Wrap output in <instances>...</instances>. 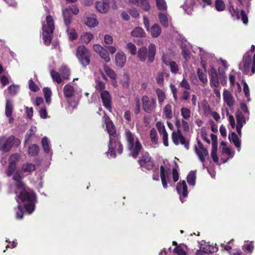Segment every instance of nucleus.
I'll list each match as a JSON object with an SVG mask.
<instances>
[{
	"label": "nucleus",
	"mask_w": 255,
	"mask_h": 255,
	"mask_svg": "<svg viewBox=\"0 0 255 255\" xmlns=\"http://www.w3.org/2000/svg\"><path fill=\"white\" fill-rule=\"evenodd\" d=\"M103 120L105 124L106 125L107 131L109 134V146L110 150H111V149L112 148V143L113 141V137L117 136L115 127L112 121L110 119V118L108 116H105L104 117H103Z\"/></svg>",
	"instance_id": "dca6fc26"
},
{
	"label": "nucleus",
	"mask_w": 255,
	"mask_h": 255,
	"mask_svg": "<svg viewBox=\"0 0 255 255\" xmlns=\"http://www.w3.org/2000/svg\"><path fill=\"white\" fill-rule=\"evenodd\" d=\"M16 201L18 203L16 210V218L21 219L23 218V211L22 207H23L25 211L28 214H31L35 210L36 197L33 192L29 188H24L19 191V194L16 196Z\"/></svg>",
	"instance_id": "f257e3e1"
},
{
	"label": "nucleus",
	"mask_w": 255,
	"mask_h": 255,
	"mask_svg": "<svg viewBox=\"0 0 255 255\" xmlns=\"http://www.w3.org/2000/svg\"><path fill=\"white\" fill-rule=\"evenodd\" d=\"M158 132L161 136H162L163 144L165 146H168V133L165 129V128L164 127L160 129Z\"/></svg>",
	"instance_id": "ea45409f"
},
{
	"label": "nucleus",
	"mask_w": 255,
	"mask_h": 255,
	"mask_svg": "<svg viewBox=\"0 0 255 255\" xmlns=\"http://www.w3.org/2000/svg\"><path fill=\"white\" fill-rule=\"evenodd\" d=\"M198 77L199 80L203 84H206L208 82V79L206 73L205 71L198 69L197 70Z\"/></svg>",
	"instance_id": "79ce46f5"
},
{
	"label": "nucleus",
	"mask_w": 255,
	"mask_h": 255,
	"mask_svg": "<svg viewBox=\"0 0 255 255\" xmlns=\"http://www.w3.org/2000/svg\"><path fill=\"white\" fill-rule=\"evenodd\" d=\"M215 6L216 9L218 11H222L225 9V4L222 0H216Z\"/></svg>",
	"instance_id": "603ef678"
},
{
	"label": "nucleus",
	"mask_w": 255,
	"mask_h": 255,
	"mask_svg": "<svg viewBox=\"0 0 255 255\" xmlns=\"http://www.w3.org/2000/svg\"><path fill=\"white\" fill-rule=\"evenodd\" d=\"M160 175L162 186L164 189L167 188V183L172 185L170 178V170L169 165L164 162V165L160 167Z\"/></svg>",
	"instance_id": "1a4fd4ad"
},
{
	"label": "nucleus",
	"mask_w": 255,
	"mask_h": 255,
	"mask_svg": "<svg viewBox=\"0 0 255 255\" xmlns=\"http://www.w3.org/2000/svg\"><path fill=\"white\" fill-rule=\"evenodd\" d=\"M76 55L80 63L83 66H86L89 64L90 55L88 50L84 46H79L77 48Z\"/></svg>",
	"instance_id": "9b49d317"
},
{
	"label": "nucleus",
	"mask_w": 255,
	"mask_h": 255,
	"mask_svg": "<svg viewBox=\"0 0 255 255\" xmlns=\"http://www.w3.org/2000/svg\"><path fill=\"white\" fill-rule=\"evenodd\" d=\"M126 137L128 143V148L131 156L136 158L142 149V145L138 138L129 130L126 131Z\"/></svg>",
	"instance_id": "20e7f679"
},
{
	"label": "nucleus",
	"mask_w": 255,
	"mask_h": 255,
	"mask_svg": "<svg viewBox=\"0 0 255 255\" xmlns=\"http://www.w3.org/2000/svg\"><path fill=\"white\" fill-rule=\"evenodd\" d=\"M131 36L135 37H142L145 36L143 29L139 27L134 28L131 32Z\"/></svg>",
	"instance_id": "f704fd0d"
},
{
	"label": "nucleus",
	"mask_w": 255,
	"mask_h": 255,
	"mask_svg": "<svg viewBox=\"0 0 255 255\" xmlns=\"http://www.w3.org/2000/svg\"><path fill=\"white\" fill-rule=\"evenodd\" d=\"M177 168L178 167L177 166L172 169V174L173 184L175 183L179 179V174L178 172Z\"/></svg>",
	"instance_id": "052dcab7"
},
{
	"label": "nucleus",
	"mask_w": 255,
	"mask_h": 255,
	"mask_svg": "<svg viewBox=\"0 0 255 255\" xmlns=\"http://www.w3.org/2000/svg\"><path fill=\"white\" fill-rule=\"evenodd\" d=\"M150 137L153 143L156 144L158 142L157 132L154 128H152L150 131Z\"/></svg>",
	"instance_id": "6e6d98bb"
},
{
	"label": "nucleus",
	"mask_w": 255,
	"mask_h": 255,
	"mask_svg": "<svg viewBox=\"0 0 255 255\" xmlns=\"http://www.w3.org/2000/svg\"><path fill=\"white\" fill-rule=\"evenodd\" d=\"M113 142L112 143V148L111 150H110L109 144H108V151L106 152V154L108 158H115L116 156V150H117L118 153L119 154H121L123 152V147L120 141H119V139L118 137L115 136L113 137Z\"/></svg>",
	"instance_id": "4468645a"
},
{
	"label": "nucleus",
	"mask_w": 255,
	"mask_h": 255,
	"mask_svg": "<svg viewBox=\"0 0 255 255\" xmlns=\"http://www.w3.org/2000/svg\"><path fill=\"white\" fill-rule=\"evenodd\" d=\"M147 31L154 38L158 37L161 32V28L158 24H154Z\"/></svg>",
	"instance_id": "7c9ffc66"
},
{
	"label": "nucleus",
	"mask_w": 255,
	"mask_h": 255,
	"mask_svg": "<svg viewBox=\"0 0 255 255\" xmlns=\"http://www.w3.org/2000/svg\"><path fill=\"white\" fill-rule=\"evenodd\" d=\"M171 137L172 141L175 144L179 145L180 144L183 145L187 149H188L189 144L186 141L180 130L178 129L177 131H173Z\"/></svg>",
	"instance_id": "6ab92c4d"
},
{
	"label": "nucleus",
	"mask_w": 255,
	"mask_h": 255,
	"mask_svg": "<svg viewBox=\"0 0 255 255\" xmlns=\"http://www.w3.org/2000/svg\"><path fill=\"white\" fill-rule=\"evenodd\" d=\"M218 147H212L211 151V156L213 161L217 163L218 162V157L217 154Z\"/></svg>",
	"instance_id": "69168bd1"
},
{
	"label": "nucleus",
	"mask_w": 255,
	"mask_h": 255,
	"mask_svg": "<svg viewBox=\"0 0 255 255\" xmlns=\"http://www.w3.org/2000/svg\"><path fill=\"white\" fill-rule=\"evenodd\" d=\"M181 116L182 117V120H188L191 117L190 110L186 107L181 108L180 109Z\"/></svg>",
	"instance_id": "c03bdc74"
},
{
	"label": "nucleus",
	"mask_w": 255,
	"mask_h": 255,
	"mask_svg": "<svg viewBox=\"0 0 255 255\" xmlns=\"http://www.w3.org/2000/svg\"><path fill=\"white\" fill-rule=\"evenodd\" d=\"M223 96L224 103L229 108H233L235 104V100L232 93L227 89H224Z\"/></svg>",
	"instance_id": "b1692460"
},
{
	"label": "nucleus",
	"mask_w": 255,
	"mask_h": 255,
	"mask_svg": "<svg viewBox=\"0 0 255 255\" xmlns=\"http://www.w3.org/2000/svg\"><path fill=\"white\" fill-rule=\"evenodd\" d=\"M96 8L100 13H105L109 10V0H101L96 2Z\"/></svg>",
	"instance_id": "bb28decb"
},
{
	"label": "nucleus",
	"mask_w": 255,
	"mask_h": 255,
	"mask_svg": "<svg viewBox=\"0 0 255 255\" xmlns=\"http://www.w3.org/2000/svg\"><path fill=\"white\" fill-rule=\"evenodd\" d=\"M194 4V1L193 0H185V3L183 5V8L188 14H191Z\"/></svg>",
	"instance_id": "72a5a7b5"
},
{
	"label": "nucleus",
	"mask_w": 255,
	"mask_h": 255,
	"mask_svg": "<svg viewBox=\"0 0 255 255\" xmlns=\"http://www.w3.org/2000/svg\"><path fill=\"white\" fill-rule=\"evenodd\" d=\"M176 189L180 195V199L182 202H184L183 198L188 196L187 186L185 181L183 180L177 184Z\"/></svg>",
	"instance_id": "aec40b11"
},
{
	"label": "nucleus",
	"mask_w": 255,
	"mask_h": 255,
	"mask_svg": "<svg viewBox=\"0 0 255 255\" xmlns=\"http://www.w3.org/2000/svg\"><path fill=\"white\" fill-rule=\"evenodd\" d=\"M142 109L147 113L153 112L156 107V100L154 98L144 95L141 98Z\"/></svg>",
	"instance_id": "f8f14e48"
},
{
	"label": "nucleus",
	"mask_w": 255,
	"mask_h": 255,
	"mask_svg": "<svg viewBox=\"0 0 255 255\" xmlns=\"http://www.w3.org/2000/svg\"><path fill=\"white\" fill-rule=\"evenodd\" d=\"M126 48L128 50L129 53L132 55H134L137 53L136 46L131 42L128 43L126 44Z\"/></svg>",
	"instance_id": "8fccbe9b"
},
{
	"label": "nucleus",
	"mask_w": 255,
	"mask_h": 255,
	"mask_svg": "<svg viewBox=\"0 0 255 255\" xmlns=\"http://www.w3.org/2000/svg\"><path fill=\"white\" fill-rule=\"evenodd\" d=\"M13 112V103L11 101L6 99L5 115L6 117L8 118V122L9 123H12L13 121V118L11 117Z\"/></svg>",
	"instance_id": "c85d7f7f"
},
{
	"label": "nucleus",
	"mask_w": 255,
	"mask_h": 255,
	"mask_svg": "<svg viewBox=\"0 0 255 255\" xmlns=\"http://www.w3.org/2000/svg\"><path fill=\"white\" fill-rule=\"evenodd\" d=\"M85 24L89 27H94L98 25L99 22L95 14L87 16L84 20Z\"/></svg>",
	"instance_id": "c756f323"
},
{
	"label": "nucleus",
	"mask_w": 255,
	"mask_h": 255,
	"mask_svg": "<svg viewBox=\"0 0 255 255\" xmlns=\"http://www.w3.org/2000/svg\"><path fill=\"white\" fill-rule=\"evenodd\" d=\"M127 57L125 53L122 51H118L115 55V63L117 67L123 68L126 62Z\"/></svg>",
	"instance_id": "a878e982"
},
{
	"label": "nucleus",
	"mask_w": 255,
	"mask_h": 255,
	"mask_svg": "<svg viewBox=\"0 0 255 255\" xmlns=\"http://www.w3.org/2000/svg\"><path fill=\"white\" fill-rule=\"evenodd\" d=\"M20 143L18 138H15L13 136L8 137L5 136L0 137V150L3 152H7L12 146H18Z\"/></svg>",
	"instance_id": "0eeeda50"
},
{
	"label": "nucleus",
	"mask_w": 255,
	"mask_h": 255,
	"mask_svg": "<svg viewBox=\"0 0 255 255\" xmlns=\"http://www.w3.org/2000/svg\"><path fill=\"white\" fill-rule=\"evenodd\" d=\"M43 91L46 102L48 104H50L51 102V96L52 94L50 89L48 88H44L43 90Z\"/></svg>",
	"instance_id": "3c124183"
},
{
	"label": "nucleus",
	"mask_w": 255,
	"mask_h": 255,
	"mask_svg": "<svg viewBox=\"0 0 255 255\" xmlns=\"http://www.w3.org/2000/svg\"><path fill=\"white\" fill-rule=\"evenodd\" d=\"M95 88L97 91L101 93L102 91H106L105 90V85L104 83L101 81H98L96 82Z\"/></svg>",
	"instance_id": "13d9d810"
},
{
	"label": "nucleus",
	"mask_w": 255,
	"mask_h": 255,
	"mask_svg": "<svg viewBox=\"0 0 255 255\" xmlns=\"http://www.w3.org/2000/svg\"><path fill=\"white\" fill-rule=\"evenodd\" d=\"M139 164L143 171L151 170L153 167V162L147 152L142 154L138 160Z\"/></svg>",
	"instance_id": "a211bd4d"
},
{
	"label": "nucleus",
	"mask_w": 255,
	"mask_h": 255,
	"mask_svg": "<svg viewBox=\"0 0 255 255\" xmlns=\"http://www.w3.org/2000/svg\"><path fill=\"white\" fill-rule=\"evenodd\" d=\"M21 157L20 153H15L12 154L8 159L9 165L6 171V174L8 177H13L14 172L17 170L16 169V163Z\"/></svg>",
	"instance_id": "ddd939ff"
},
{
	"label": "nucleus",
	"mask_w": 255,
	"mask_h": 255,
	"mask_svg": "<svg viewBox=\"0 0 255 255\" xmlns=\"http://www.w3.org/2000/svg\"><path fill=\"white\" fill-rule=\"evenodd\" d=\"M208 110L209 113L213 118V119L217 122L219 121L220 120V116L219 114L216 112L212 111L209 107H208Z\"/></svg>",
	"instance_id": "0e129e2a"
},
{
	"label": "nucleus",
	"mask_w": 255,
	"mask_h": 255,
	"mask_svg": "<svg viewBox=\"0 0 255 255\" xmlns=\"http://www.w3.org/2000/svg\"><path fill=\"white\" fill-rule=\"evenodd\" d=\"M155 92L158 98V103L162 106L166 98L165 94L163 90L160 89H156Z\"/></svg>",
	"instance_id": "a19ab883"
},
{
	"label": "nucleus",
	"mask_w": 255,
	"mask_h": 255,
	"mask_svg": "<svg viewBox=\"0 0 255 255\" xmlns=\"http://www.w3.org/2000/svg\"><path fill=\"white\" fill-rule=\"evenodd\" d=\"M54 28L53 18L50 15L47 16L46 20L42 22V36L45 45H48L50 44Z\"/></svg>",
	"instance_id": "39448f33"
},
{
	"label": "nucleus",
	"mask_w": 255,
	"mask_h": 255,
	"mask_svg": "<svg viewBox=\"0 0 255 255\" xmlns=\"http://www.w3.org/2000/svg\"><path fill=\"white\" fill-rule=\"evenodd\" d=\"M204 248L205 249V252H206L207 254L215 253L218 251L217 247L210 245H206L205 247H204Z\"/></svg>",
	"instance_id": "e2e57ef3"
},
{
	"label": "nucleus",
	"mask_w": 255,
	"mask_h": 255,
	"mask_svg": "<svg viewBox=\"0 0 255 255\" xmlns=\"http://www.w3.org/2000/svg\"><path fill=\"white\" fill-rule=\"evenodd\" d=\"M179 86L185 89V90H190L191 87L189 83V82L186 80L184 78L182 80V81L180 82Z\"/></svg>",
	"instance_id": "680f3d73"
},
{
	"label": "nucleus",
	"mask_w": 255,
	"mask_h": 255,
	"mask_svg": "<svg viewBox=\"0 0 255 255\" xmlns=\"http://www.w3.org/2000/svg\"><path fill=\"white\" fill-rule=\"evenodd\" d=\"M195 151L200 161L202 163L203 168H205L204 162L206 159L209 158L207 149L204 147L201 141H198L197 144L195 145Z\"/></svg>",
	"instance_id": "2eb2a0df"
},
{
	"label": "nucleus",
	"mask_w": 255,
	"mask_h": 255,
	"mask_svg": "<svg viewBox=\"0 0 255 255\" xmlns=\"http://www.w3.org/2000/svg\"><path fill=\"white\" fill-rule=\"evenodd\" d=\"M236 119L237 121V124L236 125L237 132L240 136H241L242 128L248 120L247 119V116H244L241 112H238L237 113Z\"/></svg>",
	"instance_id": "412c9836"
},
{
	"label": "nucleus",
	"mask_w": 255,
	"mask_h": 255,
	"mask_svg": "<svg viewBox=\"0 0 255 255\" xmlns=\"http://www.w3.org/2000/svg\"><path fill=\"white\" fill-rule=\"evenodd\" d=\"M79 12L78 6L75 5H70L63 10L64 21L67 26L71 24L73 15L78 14Z\"/></svg>",
	"instance_id": "9d476101"
},
{
	"label": "nucleus",
	"mask_w": 255,
	"mask_h": 255,
	"mask_svg": "<svg viewBox=\"0 0 255 255\" xmlns=\"http://www.w3.org/2000/svg\"><path fill=\"white\" fill-rule=\"evenodd\" d=\"M101 94V98L103 104L104 106L110 112L112 111V97L109 92L107 91H102Z\"/></svg>",
	"instance_id": "5701e85b"
},
{
	"label": "nucleus",
	"mask_w": 255,
	"mask_h": 255,
	"mask_svg": "<svg viewBox=\"0 0 255 255\" xmlns=\"http://www.w3.org/2000/svg\"><path fill=\"white\" fill-rule=\"evenodd\" d=\"M223 152L230 156V158H232L235 154L234 151H233L231 149L228 147H223Z\"/></svg>",
	"instance_id": "338daca9"
},
{
	"label": "nucleus",
	"mask_w": 255,
	"mask_h": 255,
	"mask_svg": "<svg viewBox=\"0 0 255 255\" xmlns=\"http://www.w3.org/2000/svg\"><path fill=\"white\" fill-rule=\"evenodd\" d=\"M128 3L139 6L145 11L149 10L150 8V5L147 0H128Z\"/></svg>",
	"instance_id": "393cba45"
},
{
	"label": "nucleus",
	"mask_w": 255,
	"mask_h": 255,
	"mask_svg": "<svg viewBox=\"0 0 255 255\" xmlns=\"http://www.w3.org/2000/svg\"><path fill=\"white\" fill-rule=\"evenodd\" d=\"M243 91H244V93L245 94V96L247 98V101L250 102V94L249 88L248 84L245 82H244Z\"/></svg>",
	"instance_id": "bf43d9fd"
},
{
	"label": "nucleus",
	"mask_w": 255,
	"mask_h": 255,
	"mask_svg": "<svg viewBox=\"0 0 255 255\" xmlns=\"http://www.w3.org/2000/svg\"><path fill=\"white\" fill-rule=\"evenodd\" d=\"M181 48L182 50V55L184 57V58L186 60H188V59L190 58V52L188 50V48H187V46L184 45H181Z\"/></svg>",
	"instance_id": "4d7b16f0"
},
{
	"label": "nucleus",
	"mask_w": 255,
	"mask_h": 255,
	"mask_svg": "<svg viewBox=\"0 0 255 255\" xmlns=\"http://www.w3.org/2000/svg\"><path fill=\"white\" fill-rule=\"evenodd\" d=\"M210 83L211 87H218L220 82L223 86H225L227 83V76L225 70L222 68H218V74L216 70L212 67L209 71Z\"/></svg>",
	"instance_id": "7ed1b4c3"
},
{
	"label": "nucleus",
	"mask_w": 255,
	"mask_h": 255,
	"mask_svg": "<svg viewBox=\"0 0 255 255\" xmlns=\"http://www.w3.org/2000/svg\"><path fill=\"white\" fill-rule=\"evenodd\" d=\"M104 70L106 74L111 79H116L117 78V74L116 73L107 65H104Z\"/></svg>",
	"instance_id": "a18cd8bd"
},
{
	"label": "nucleus",
	"mask_w": 255,
	"mask_h": 255,
	"mask_svg": "<svg viewBox=\"0 0 255 255\" xmlns=\"http://www.w3.org/2000/svg\"><path fill=\"white\" fill-rule=\"evenodd\" d=\"M231 14L233 17L236 19L241 18L243 22L246 24L248 22V18L247 15L245 14L244 10H242L241 12H240L238 8L235 9L232 8V10L230 9Z\"/></svg>",
	"instance_id": "cd10ccee"
},
{
	"label": "nucleus",
	"mask_w": 255,
	"mask_h": 255,
	"mask_svg": "<svg viewBox=\"0 0 255 255\" xmlns=\"http://www.w3.org/2000/svg\"><path fill=\"white\" fill-rule=\"evenodd\" d=\"M148 51L145 46H142L137 51V57L141 61H144L147 58L149 62H152L155 54V46L151 43L149 45Z\"/></svg>",
	"instance_id": "423d86ee"
},
{
	"label": "nucleus",
	"mask_w": 255,
	"mask_h": 255,
	"mask_svg": "<svg viewBox=\"0 0 255 255\" xmlns=\"http://www.w3.org/2000/svg\"><path fill=\"white\" fill-rule=\"evenodd\" d=\"M229 139L230 141H232L236 147L238 148V150L240 151L241 148V141L237 134L235 132H232L231 134H229Z\"/></svg>",
	"instance_id": "473e14b6"
},
{
	"label": "nucleus",
	"mask_w": 255,
	"mask_h": 255,
	"mask_svg": "<svg viewBox=\"0 0 255 255\" xmlns=\"http://www.w3.org/2000/svg\"><path fill=\"white\" fill-rule=\"evenodd\" d=\"M50 75L54 82H56L57 83H61L62 82V78L58 72L52 70L50 72Z\"/></svg>",
	"instance_id": "864d4df0"
},
{
	"label": "nucleus",
	"mask_w": 255,
	"mask_h": 255,
	"mask_svg": "<svg viewBox=\"0 0 255 255\" xmlns=\"http://www.w3.org/2000/svg\"><path fill=\"white\" fill-rule=\"evenodd\" d=\"M172 56L171 52H167L163 55L162 59L163 62L169 67L170 71L173 74H176L179 71V67L175 62L171 60Z\"/></svg>",
	"instance_id": "f3484780"
},
{
	"label": "nucleus",
	"mask_w": 255,
	"mask_h": 255,
	"mask_svg": "<svg viewBox=\"0 0 255 255\" xmlns=\"http://www.w3.org/2000/svg\"><path fill=\"white\" fill-rule=\"evenodd\" d=\"M174 252L178 255H186L185 251L180 246H177L174 249Z\"/></svg>",
	"instance_id": "774afa93"
},
{
	"label": "nucleus",
	"mask_w": 255,
	"mask_h": 255,
	"mask_svg": "<svg viewBox=\"0 0 255 255\" xmlns=\"http://www.w3.org/2000/svg\"><path fill=\"white\" fill-rule=\"evenodd\" d=\"M93 38V35L90 32L84 33L81 36V41L88 43Z\"/></svg>",
	"instance_id": "09e8293b"
},
{
	"label": "nucleus",
	"mask_w": 255,
	"mask_h": 255,
	"mask_svg": "<svg viewBox=\"0 0 255 255\" xmlns=\"http://www.w3.org/2000/svg\"><path fill=\"white\" fill-rule=\"evenodd\" d=\"M163 114L166 119H170L173 117L171 104H168L164 107Z\"/></svg>",
	"instance_id": "c9c22d12"
},
{
	"label": "nucleus",
	"mask_w": 255,
	"mask_h": 255,
	"mask_svg": "<svg viewBox=\"0 0 255 255\" xmlns=\"http://www.w3.org/2000/svg\"><path fill=\"white\" fill-rule=\"evenodd\" d=\"M39 146L36 144H32L28 148V154L31 156L36 155L39 151Z\"/></svg>",
	"instance_id": "37998d69"
},
{
	"label": "nucleus",
	"mask_w": 255,
	"mask_h": 255,
	"mask_svg": "<svg viewBox=\"0 0 255 255\" xmlns=\"http://www.w3.org/2000/svg\"><path fill=\"white\" fill-rule=\"evenodd\" d=\"M100 57L104 60L106 63H108L111 61V58L109 56V54L107 49H103L102 51L99 54Z\"/></svg>",
	"instance_id": "de8ad7c7"
},
{
	"label": "nucleus",
	"mask_w": 255,
	"mask_h": 255,
	"mask_svg": "<svg viewBox=\"0 0 255 255\" xmlns=\"http://www.w3.org/2000/svg\"><path fill=\"white\" fill-rule=\"evenodd\" d=\"M67 33L70 40H73L77 38V34L75 29L73 28H68L67 29Z\"/></svg>",
	"instance_id": "5fc2aeb1"
},
{
	"label": "nucleus",
	"mask_w": 255,
	"mask_h": 255,
	"mask_svg": "<svg viewBox=\"0 0 255 255\" xmlns=\"http://www.w3.org/2000/svg\"><path fill=\"white\" fill-rule=\"evenodd\" d=\"M251 64V57L248 52L243 57V61L239 64V69L245 73L249 71Z\"/></svg>",
	"instance_id": "4be33fe9"
},
{
	"label": "nucleus",
	"mask_w": 255,
	"mask_h": 255,
	"mask_svg": "<svg viewBox=\"0 0 255 255\" xmlns=\"http://www.w3.org/2000/svg\"><path fill=\"white\" fill-rule=\"evenodd\" d=\"M63 92L65 97L67 99L68 107L72 108L73 109L76 108L78 101L75 98V91L74 87L69 84L66 85L64 87Z\"/></svg>",
	"instance_id": "6e6552de"
},
{
	"label": "nucleus",
	"mask_w": 255,
	"mask_h": 255,
	"mask_svg": "<svg viewBox=\"0 0 255 255\" xmlns=\"http://www.w3.org/2000/svg\"><path fill=\"white\" fill-rule=\"evenodd\" d=\"M242 249L245 252L251 254L254 249L253 242H245V243L242 247Z\"/></svg>",
	"instance_id": "58836bf2"
},
{
	"label": "nucleus",
	"mask_w": 255,
	"mask_h": 255,
	"mask_svg": "<svg viewBox=\"0 0 255 255\" xmlns=\"http://www.w3.org/2000/svg\"><path fill=\"white\" fill-rule=\"evenodd\" d=\"M41 144L45 152L47 154H51V148L49 146V141L47 137L45 136L42 138Z\"/></svg>",
	"instance_id": "e433bc0d"
},
{
	"label": "nucleus",
	"mask_w": 255,
	"mask_h": 255,
	"mask_svg": "<svg viewBox=\"0 0 255 255\" xmlns=\"http://www.w3.org/2000/svg\"><path fill=\"white\" fill-rule=\"evenodd\" d=\"M36 169V165L29 162H25L22 164L20 170H17L13 174L12 179L16 182L15 185L17 190L21 191L26 187L24 183L21 181L23 177V173H31Z\"/></svg>",
	"instance_id": "f03ea898"
},
{
	"label": "nucleus",
	"mask_w": 255,
	"mask_h": 255,
	"mask_svg": "<svg viewBox=\"0 0 255 255\" xmlns=\"http://www.w3.org/2000/svg\"><path fill=\"white\" fill-rule=\"evenodd\" d=\"M196 171H190L187 175V180L190 185L194 186L196 183Z\"/></svg>",
	"instance_id": "4c0bfd02"
},
{
	"label": "nucleus",
	"mask_w": 255,
	"mask_h": 255,
	"mask_svg": "<svg viewBox=\"0 0 255 255\" xmlns=\"http://www.w3.org/2000/svg\"><path fill=\"white\" fill-rule=\"evenodd\" d=\"M158 18L160 23L165 27L169 25L170 21V18L168 16L166 13L160 12L158 14Z\"/></svg>",
	"instance_id": "2f4dec72"
},
{
	"label": "nucleus",
	"mask_w": 255,
	"mask_h": 255,
	"mask_svg": "<svg viewBox=\"0 0 255 255\" xmlns=\"http://www.w3.org/2000/svg\"><path fill=\"white\" fill-rule=\"evenodd\" d=\"M155 2L158 10L160 11L166 10L167 6L165 0H155Z\"/></svg>",
	"instance_id": "49530a36"
}]
</instances>
